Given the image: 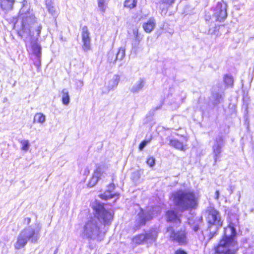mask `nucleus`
<instances>
[{
	"label": "nucleus",
	"instance_id": "obj_21",
	"mask_svg": "<svg viewBox=\"0 0 254 254\" xmlns=\"http://www.w3.org/2000/svg\"><path fill=\"white\" fill-rule=\"evenodd\" d=\"M45 4L49 12L53 16L56 15L57 12L53 1L52 0H46Z\"/></svg>",
	"mask_w": 254,
	"mask_h": 254
},
{
	"label": "nucleus",
	"instance_id": "obj_3",
	"mask_svg": "<svg viewBox=\"0 0 254 254\" xmlns=\"http://www.w3.org/2000/svg\"><path fill=\"white\" fill-rule=\"evenodd\" d=\"M174 205L181 211L195 209L198 199L193 190H179L174 191L171 197Z\"/></svg>",
	"mask_w": 254,
	"mask_h": 254
},
{
	"label": "nucleus",
	"instance_id": "obj_29",
	"mask_svg": "<svg viewBox=\"0 0 254 254\" xmlns=\"http://www.w3.org/2000/svg\"><path fill=\"white\" fill-rule=\"evenodd\" d=\"M46 121V116L41 113H36L34 116V122L37 121L39 123L43 124Z\"/></svg>",
	"mask_w": 254,
	"mask_h": 254
},
{
	"label": "nucleus",
	"instance_id": "obj_36",
	"mask_svg": "<svg viewBox=\"0 0 254 254\" xmlns=\"http://www.w3.org/2000/svg\"><path fill=\"white\" fill-rule=\"evenodd\" d=\"M149 141L148 140H143L142 141L139 146V149L140 150H143V149L145 147V146L147 145V144L149 142Z\"/></svg>",
	"mask_w": 254,
	"mask_h": 254
},
{
	"label": "nucleus",
	"instance_id": "obj_41",
	"mask_svg": "<svg viewBox=\"0 0 254 254\" xmlns=\"http://www.w3.org/2000/svg\"><path fill=\"white\" fill-rule=\"evenodd\" d=\"M220 193L218 190H216L215 193V199L218 200L219 197Z\"/></svg>",
	"mask_w": 254,
	"mask_h": 254
},
{
	"label": "nucleus",
	"instance_id": "obj_7",
	"mask_svg": "<svg viewBox=\"0 0 254 254\" xmlns=\"http://www.w3.org/2000/svg\"><path fill=\"white\" fill-rule=\"evenodd\" d=\"M166 234L169 239L181 245L187 243L186 233L185 228H181L180 231H175L172 227L167 228Z\"/></svg>",
	"mask_w": 254,
	"mask_h": 254
},
{
	"label": "nucleus",
	"instance_id": "obj_16",
	"mask_svg": "<svg viewBox=\"0 0 254 254\" xmlns=\"http://www.w3.org/2000/svg\"><path fill=\"white\" fill-rule=\"evenodd\" d=\"M15 0H0V6L5 11H8L13 9Z\"/></svg>",
	"mask_w": 254,
	"mask_h": 254
},
{
	"label": "nucleus",
	"instance_id": "obj_42",
	"mask_svg": "<svg viewBox=\"0 0 254 254\" xmlns=\"http://www.w3.org/2000/svg\"><path fill=\"white\" fill-rule=\"evenodd\" d=\"M199 228L198 225H194L193 226V230L194 232H197L199 230Z\"/></svg>",
	"mask_w": 254,
	"mask_h": 254
},
{
	"label": "nucleus",
	"instance_id": "obj_32",
	"mask_svg": "<svg viewBox=\"0 0 254 254\" xmlns=\"http://www.w3.org/2000/svg\"><path fill=\"white\" fill-rule=\"evenodd\" d=\"M20 142L22 145L21 149L23 151L26 152L29 149L30 146L29 140H22Z\"/></svg>",
	"mask_w": 254,
	"mask_h": 254
},
{
	"label": "nucleus",
	"instance_id": "obj_18",
	"mask_svg": "<svg viewBox=\"0 0 254 254\" xmlns=\"http://www.w3.org/2000/svg\"><path fill=\"white\" fill-rule=\"evenodd\" d=\"M167 140L169 141V145L176 149L180 150H185L186 148L183 143L176 139H171L170 137H167Z\"/></svg>",
	"mask_w": 254,
	"mask_h": 254
},
{
	"label": "nucleus",
	"instance_id": "obj_20",
	"mask_svg": "<svg viewBox=\"0 0 254 254\" xmlns=\"http://www.w3.org/2000/svg\"><path fill=\"white\" fill-rule=\"evenodd\" d=\"M144 85V81L143 79L140 78L132 86L131 91L132 93H137L140 91Z\"/></svg>",
	"mask_w": 254,
	"mask_h": 254
},
{
	"label": "nucleus",
	"instance_id": "obj_37",
	"mask_svg": "<svg viewBox=\"0 0 254 254\" xmlns=\"http://www.w3.org/2000/svg\"><path fill=\"white\" fill-rule=\"evenodd\" d=\"M175 0H162V3L171 5L174 2Z\"/></svg>",
	"mask_w": 254,
	"mask_h": 254
},
{
	"label": "nucleus",
	"instance_id": "obj_39",
	"mask_svg": "<svg viewBox=\"0 0 254 254\" xmlns=\"http://www.w3.org/2000/svg\"><path fill=\"white\" fill-rule=\"evenodd\" d=\"M175 254H187L186 252L182 250H178L176 251Z\"/></svg>",
	"mask_w": 254,
	"mask_h": 254
},
{
	"label": "nucleus",
	"instance_id": "obj_31",
	"mask_svg": "<svg viewBox=\"0 0 254 254\" xmlns=\"http://www.w3.org/2000/svg\"><path fill=\"white\" fill-rule=\"evenodd\" d=\"M137 1L136 0H126L124 3V6L129 8H133L136 5Z\"/></svg>",
	"mask_w": 254,
	"mask_h": 254
},
{
	"label": "nucleus",
	"instance_id": "obj_17",
	"mask_svg": "<svg viewBox=\"0 0 254 254\" xmlns=\"http://www.w3.org/2000/svg\"><path fill=\"white\" fill-rule=\"evenodd\" d=\"M168 221L172 222L176 224H180L181 220L176 212L173 210H169L166 213Z\"/></svg>",
	"mask_w": 254,
	"mask_h": 254
},
{
	"label": "nucleus",
	"instance_id": "obj_19",
	"mask_svg": "<svg viewBox=\"0 0 254 254\" xmlns=\"http://www.w3.org/2000/svg\"><path fill=\"white\" fill-rule=\"evenodd\" d=\"M114 186H115V185L114 184H110L109 186V190L108 191H106L105 192H104V193L101 194L100 195L101 198L102 199H108L110 198L115 197L116 196H118L119 194H117V193L113 194L111 192V191L110 190V189H113L114 188Z\"/></svg>",
	"mask_w": 254,
	"mask_h": 254
},
{
	"label": "nucleus",
	"instance_id": "obj_23",
	"mask_svg": "<svg viewBox=\"0 0 254 254\" xmlns=\"http://www.w3.org/2000/svg\"><path fill=\"white\" fill-rule=\"evenodd\" d=\"M62 103L64 105H68L70 102V97L67 89L64 88L62 91Z\"/></svg>",
	"mask_w": 254,
	"mask_h": 254
},
{
	"label": "nucleus",
	"instance_id": "obj_43",
	"mask_svg": "<svg viewBox=\"0 0 254 254\" xmlns=\"http://www.w3.org/2000/svg\"><path fill=\"white\" fill-rule=\"evenodd\" d=\"M89 172V170L88 169V168H86L85 169V171H84V174L85 175L86 174H88Z\"/></svg>",
	"mask_w": 254,
	"mask_h": 254
},
{
	"label": "nucleus",
	"instance_id": "obj_34",
	"mask_svg": "<svg viewBox=\"0 0 254 254\" xmlns=\"http://www.w3.org/2000/svg\"><path fill=\"white\" fill-rule=\"evenodd\" d=\"M140 175L138 171L133 172L131 174V179L134 182H137L140 178Z\"/></svg>",
	"mask_w": 254,
	"mask_h": 254
},
{
	"label": "nucleus",
	"instance_id": "obj_13",
	"mask_svg": "<svg viewBox=\"0 0 254 254\" xmlns=\"http://www.w3.org/2000/svg\"><path fill=\"white\" fill-rule=\"evenodd\" d=\"M145 236V244H152L156 241L158 236V232L155 229H152L144 234Z\"/></svg>",
	"mask_w": 254,
	"mask_h": 254
},
{
	"label": "nucleus",
	"instance_id": "obj_1",
	"mask_svg": "<svg viewBox=\"0 0 254 254\" xmlns=\"http://www.w3.org/2000/svg\"><path fill=\"white\" fill-rule=\"evenodd\" d=\"M93 208L95 212L94 218L85 222L81 235L83 238L101 241L103 239L101 231L102 223L105 225L111 224L113 214L100 203H95Z\"/></svg>",
	"mask_w": 254,
	"mask_h": 254
},
{
	"label": "nucleus",
	"instance_id": "obj_24",
	"mask_svg": "<svg viewBox=\"0 0 254 254\" xmlns=\"http://www.w3.org/2000/svg\"><path fill=\"white\" fill-rule=\"evenodd\" d=\"M31 46L33 54L37 57H40L41 51L40 46L36 42H33L31 43Z\"/></svg>",
	"mask_w": 254,
	"mask_h": 254
},
{
	"label": "nucleus",
	"instance_id": "obj_12",
	"mask_svg": "<svg viewBox=\"0 0 254 254\" xmlns=\"http://www.w3.org/2000/svg\"><path fill=\"white\" fill-rule=\"evenodd\" d=\"M103 174V169L101 167H98L94 171V174L90 179L88 186L89 187L94 186Z\"/></svg>",
	"mask_w": 254,
	"mask_h": 254
},
{
	"label": "nucleus",
	"instance_id": "obj_26",
	"mask_svg": "<svg viewBox=\"0 0 254 254\" xmlns=\"http://www.w3.org/2000/svg\"><path fill=\"white\" fill-rule=\"evenodd\" d=\"M145 239L144 234H142L133 237L132 239V242L136 244H145Z\"/></svg>",
	"mask_w": 254,
	"mask_h": 254
},
{
	"label": "nucleus",
	"instance_id": "obj_4",
	"mask_svg": "<svg viewBox=\"0 0 254 254\" xmlns=\"http://www.w3.org/2000/svg\"><path fill=\"white\" fill-rule=\"evenodd\" d=\"M41 227L29 226L23 229L17 236L14 248L19 250L24 248L28 241L32 243H37L40 238Z\"/></svg>",
	"mask_w": 254,
	"mask_h": 254
},
{
	"label": "nucleus",
	"instance_id": "obj_45",
	"mask_svg": "<svg viewBox=\"0 0 254 254\" xmlns=\"http://www.w3.org/2000/svg\"><path fill=\"white\" fill-rule=\"evenodd\" d=\"M111 56H113V54L112 53H110L109 54V58Z\"/></svg>",
	"mask_w": 254,
	"mask_h": 254
},
{
	"label": "nucleus",
	"instance_id": "obj_14",
	"mask_svg": "<svg viewBox=\"0 0 254 254\" xmlns=\"http://www.w3.org/2000/svg\"><path fill=\"white\" fill-rule=\"evenodd\" d=\"M224 94L222 92H213L210 101L213 105H217L223 101Z\"/></svg>",
	"mask_w": 254,
	"mask_h": 254
},
{
	"label": "nucleus",
	"instance_id": "obj_27",
	"mask_svg": "<svg viewBox=\"0 0 254 254\" xmlns=\"http://www.w3.org/2000/svg\"><path fill=\"white\" fill-rule=\"evenodd\" d=\"M109 0H97L98 7L100 10L104 13L107 8Z\"/></svg>",
	"mask_w": 254,
	"mask_h": 254
},
{
	"label": "nucleus",
	"instance_id": "obj_6",
	"mask_svg": "<svg viewBox=\"0 0 254 254\" xmlns=\"http://www.w3.org/2000/svg\"><path fill=\"white\" fill-rule=\"evenodd\" d=\"M18 18L21 19V31H19L20 36H24L25 33L31 34L32 25L36 23V18L33 13L28 11L25 13L24 7H22L19 11Z\"/></svg>",
	"mask_w": 254,
	"mask_h": 254
},
{
	"label": "nucleus",
	"instance_id": "obj_38",
	"mask_svg": "<svg viewBox=\"0 0 254 254\" xmlns=\"http://www.w3.org/2000/svg\"><path fill=\"white\" fill-rule=\"evenodd\" d=\"M37 29H36V32H37V36H39L40 35V34L41 33V29H42V26L41 25H37Z\"/></svg>",
	"mask_w": 254,
	"mask_h": 254
},
{
	"label": "nucleus",
	"instance_id": "obj_5",
	"mask_svg": "<svg viewBox=\"0 0 254 254\" xmlns=\"http://www.w3.org/2000/svg\"><path fill=\"white\" fill-rule=\"evenodd\" d=\"M206 213L208 228L204 237L210 241L216 235L218 228L222 226L223 222L219 212L214 207H207Z\"/></svg>",
	"mask_w": 254,
	"mask_h": 254
},
{
	"label": "nucleus",
	"instance_id": "obj_33",
	"mask_svg": "<svg viewBox=\"0 0 254 254\" xmlns=\"http://www.w3.org/2000/svg\"><path fill=\"white\" fill-rule=\"evenodd\" d=\"M224 82L226 85L228 86L232 87L233 85V78L229 75H225L224 79Z\"/></svg>",
	"mask_w": 254,
	"mask_h": 254
},
{
	"label": "nucleus",
	"instance_id": "obj_22",
	"mask_svg": "<svg viewBox=\"0 0 254 254\" xmlns=\"http://www.w3.org/2000/svg\"><path fill=\"white\" fill-rule=\"evenodd\" d=\"M120 77L118 75H114L113 78L109 81L108 87L109 90L113 89L114 88L116 87L119 82Z\"/></svg>",
	"mask_w": 254,
	"mask_h": 254
},
{
	"label": "nucleus",
	"instance_id": "obj_8",
	"mask_svg": "<svg viewBox=\"0 0 254 254\" xmlns=\"http://www.w3.org/2000/svg\"><path fill=\"white\" fill-rule=\"evenodd\" d=\"M225 140L222 134L218 135L215 138L212 146V153L215 163L221 157L222 148L225 145Z\"/></svg>",
	"mask_w": 254,
	"mask_h": 254
},
{
	"label": "nucleus",
	"instance_id": "obj_40",
	"mask_svg": "<svg viewBox=\"0 0 254 254\" xmlns=\"http://www.w3.org/2000/svg\"><path fill=\"white\" fill-rule=\"evenodd\" d=\"M31 222V219L29 217L25 218L24 220V223L27 225L29 224Z\"/></svg>",
	"mask_w": 254,
	"mask_h": 254
},
{
	"label": "nucleus",
	"instance_id": "obj_2",
	"mask_svg": "<svg viewBox=\"0 0 254 254\" xmlns=\"http://www.w3.org/2000/svg\"><path fill=\"white\" fill-rule=\"evenodd\" d=\"M237 232L233 224L224 228V236L215 248L217 254H237L239 250L237 242L235 240Z\"/></svg>",
	"mask_w": 254,
	"mask_h": 254
},
{
	"label": "nucleus",
	"instance_id": "obj_9",
	"mask_svg": "<svg viewBox=\"0 0 254 254\" xmlns=\"http://www.w3.org/2000/svg\"><path fill=\"white\" fill-rule=\"evenodd\" d=\"M154 209L152 211L147 210L143 211L142 209L138 213L135 221V226L137 228L145 225L146 222L151 220L156 214L154 213Z\"/></svg>",
	"mask_w": 254,
	"mask_h": 254
},
{
	"label": "nucleus",
	"instance_id": "obj_46",
	"mask_svg": "<svg viewBox=\"0 0 254 254\" xmlns=\"http://www.w3.org/2000/svg\"><path fill=\"white\" fill-rule=\"evenodd\" d=\"M57 250H56V251L55 252V253H54V254H56V253H57Z\"/></svg>",
	"mask_w": 254,
	"mask_h": 254
},
{
	"label": "nucleus",
	"instance_id": "obj_30",
	"mask_svg": "<svg viewBox=\"0 0 254 254\" xmlns=\"http://www.w3.org/2000/svg\"><path fill=\"white\" fill-rule=\"evenodd\" d=\"M125 48L123 47H120L116 54V57L114 62H116L117 60H122L125 56Z\"/></svg>",
	"mask_w": 254,
	"mask_h": 254
},
{
	"label": "nucleus",
	"instance_id": "obj_44",
	"mask_svg": "<svg viewBox=\"0 0 254 254\" xmlns=\"http://www.w3.org/2000/svg\"><path fill=\"white\" fill-rule=\"evenodd\" d=\"M230 190L231 191V192L230 193H233V190L232 189V187H230Z\"/></svg>",
	"mask_w": 254,
	"mask_h": 254
},
{
	"label": "nucleus",
	"instance_id": "obj_11",
	"mask_svg": "<svg viewBox=\"0 0 254 254\" xmlns=\"http://www.w3.org/2000/svg\"><path fill=\"white\" fill-rule=\"evenodd\" d=\"M82 41L83 42L82 48L84 51H88L90 49L91 38L90 33L87 27L84 26L82 28Z\"/></svg>",
	"mask_w": 254,
	"mask_h": 254
},
{
	"label": "nucleus",
	"instance_id": "obj_35",
	"mask_svg": "<svg viewBox=\"0 0 254 254\" xmlns=\"http://www.w3.org/2000/svg\"><path fill=\"white\" fill-rule=\"evenodd\" d=\"M155 159L154 157H150L147 159L146 163L149 166L153 167L155 164Z\"/></svg>",
	"mask_w": 254,
	"mask_h": 254
},
{
	"label": "nucleus",
	"instance_id": "obj_28",
	"mask_svg": "<svg viewBox=\"0 0 254 254\" xmlns=\"http://www.w3.org/2000/svg\"><path fill=\"white\" fill-rule=\"evenodd\" d=\"M133 35L134 38L132 42H140L143 39V35L139 33L138 29L137 28L133 29Z\"/></svg>",
	"mask_w": 254,
	"mask_h": 254
},
{
	"label": "nucleus",
	"instance_id": "obj_25",
	"mask_svg": "<svg viewBox=\"0 0 254 254\" xmlns=\"http://www.w3.org/2000/svg\"><path fill=\"white\" fill-rule=\"evenodd\" d=\"M131 45L132 51L135 54L142 52L144 49L142 44L140 42H132Z\"/></svg>",
	"mask_w": 254,
	"mask_h": 254
},
{
	"label": "nucleus",
	"instance_id": "obj_15",
	"mask_svg": "<svg viewBox=\"0 0 254 254\" xmlns=\"http://www.w3.org/2000/svg\"><path fill=\"white\" fill-rule=\"evenodd\" d=\"M156 25L155 20L154 18L152 17L143 23L142 27L144 30L147 33H150L153 31Z\"/></svg>",
	"mask_w": 254,
	"mask_h": 254
},
{
	"label": "nucleus",
	"instance_id": "obj_10",
	"mask_svg": "<svg viewBox=\"0 0 254 254\" xmlns=\"http://www.w3.org/2000/svg\"><path fill=\"white\" fill-rule=\"evenodd\" d=\"M227 5L224 1L217 3L216 7L214 9V16L217 21H223L227 16Z\"/></svg>",
	"mask_w": 254,
	"mask_h": 254
}]
</instances>
